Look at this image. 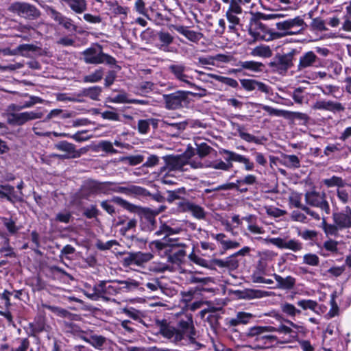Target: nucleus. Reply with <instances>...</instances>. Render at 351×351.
Here are the masks:
<instances>
[{"label":"nucleus","instance_id":"f257e3e1","mask_svg":"<svg viewBox=\"0 0 351 351\" xmlns=\"http://www.w3.org/2000/svg\"><path fill=\"white\" fill-rule=\"evenodd\" d=\"M276 28L278 32H269V37L262 36L266 40L280 38L287 36H292L302 34L307 27L304 19L298 16L293 19H288L276 23Z\"/></svg>","mask_w":351,"mask_h":351},{"label":"nucleus","instance_id":"f03ea898","mask_svg":"<svg viewBox=\"0 0 351 351\" xmlns=\"http://www.w3.org/2000/svg\"><path fill=\"white\" fill-rule=\"evenodd\" d=\"M273 330L271 326H255L247 330L245 337L252 340L254 348L266 349L280 343L276 336L269 334Z\"/></svg>","mask_w":351,"mask_h":351},{"label":"nucleus","instance_id":"7ed1b4c3","mask_svg":"<svg viewBox=\"0 0 351 351\" xmlns=\"http://www.w3.org/2000/svg\"><path fill=\"white\" fill-rule=\"evenodd\" d=\"M122 288L120 287L114 281L102 280L99 283L94 285L93 293H86V295L90 300L97 301L101 298L105 301L116 302L114 299H111L112 296L121 293Z\"/></svg>","mask_w":351,"mask_h":351},{"label":"nucleus","instance_id":"20e7f679","mask_svg":"<svg viewBox=\"0 0 351 351\" xmlns=\"http://www.w3.org/2000/svg\"><path fill=\"white\" fill-rule=\"evenodd\" d=\"M83 60L86 64H99L106 63L114 65L117 60L112 56L103 52L102 47L97 45L95 47H89L82 51Z\"/></svg>","mask_w":351,"mask_h":351},{"label":"nucleus","instance_id":"39448f33","mask_svg":"<svg viewBox=\"0 0 351 351\" xmlns=\"http://www.w3.org/2000/svg\"><path fill=\"white\" fill-rule=\"evenodd\" d=\"M8 10L27 20H36L40 16V12L36 6L26 2H14Z\"/></svg>","mask_w":351,"mask_h":351},{"label":"nucleus","instance_id":"423d86ee","mask_svg":"<svg viewBox=\"0 0 351 351\" xmlns=\"http://www.w3.org/2000/svg\"><path fill=\"white\" fill-rule=\"evenodd\" d=\"M176 332L180 333L182 340L186 336L189 338L190 342H195L196 330L191 314H184L180 317L177 324Z\"/></svg>","mask_w":351,"mask_h":351},{"label":"nucleus","instance_id":"0eeeda50","mask_svg":"<svg viewBox=\"0 0 351 351\" xmlns=\"http://www.w3.org/2000/svg\"><path fill=\"white\" fill-rule=\"evenodd\" d=\"M298 54L295 49H291L289 53L276 55L274 60L270 62V66L280 74L285 73L293 65L294 56Z\"/></svg>","mask_w":351,"mask_h":351},{"label":"nucleus","instance_id":"6e6552de","mask_svg":"<svg viewBox=\"0 0 351 351\" xmlns=\"http://www.w3.org/2000/svg\"><path fill=\"white\" fill-rule=\"evenodd\" d=\"M186 247V244L176 241L168 244L163 250L167 255V260L169 263L180 265L186 256L185 250Z\"/></svg>","mask_w":351,"mask_h":351},{"label":"nucleus","instance_id":"1a4fd4ad","mask_svg":"<svg viewBox=\"0 0 351 351\" xmlns=\"http://www.w3.org/2000/svg\"><path fill=\"white\" fill-rule=\"evenodd\" d=\"M100 193H108L106 182H99L94 180H87L84 182L79 192L78 196L82 199H88L89 197Z\"/></svg>","mask_w":351,"mask_h":351},{"label":"nucleus","instance_id":"9d476101","mask_svg":"<svg viewBox=\"0 0 351 351\" xmlns=\"http://www.w3.org/2000/svg\"><path fill=\"white\" fill-rule=\"evenodd\" d=\"M8 123L13 125H23L29 121L41 119L43 113L40 111H26L23 112H8Z\"/></svg>","mask_w":351,"mask_h":351},{"label":"nucleus","instance_id":"9b49d317","mask_svg":"<svg viewBox=\"0 0 351 351\" xmlns=\"http://www.w3.org/2000/svg\"><path fill=\"white\" fill-rule=\"evenodd\" d=\"M189 91L178 90L175 93L163 95L165 108L169 110H176L183 107V103L188 104Z\"/></svg>","mask_w":351,"mask_h":351},{"label":"nucleus","instance_id":"f8f14e48","mask_svg":"<svg viewBox=\"0 0 351 351\" xmlns=\"http://www.w3.org/2000/svg\"><path fill=\"white\" fill-rule=\"evenodd\" d=\"M304 198L307 204L319 208L326 214L330 213V206L326 200V195L324 192L319 193L315 191H308L305 193Z\"/></svg>","mask_w":351,"mask_h":351},{"label":"nucleus","instance_id":"ddd939ff","mask_svg":"<svg viewBox=\"0 0 351 351\" xmlns=\"http://www.w3.org/2000/svg\"><path fill=\"white\" fill-rule=\"evenodd\" d=\"M106 187L108 189V193L112 191L114 193H123L127 195H136L141 196H147L149 194V192L145 189L136 185L120 186L115 182H106Z\"/></svg>","mask_w":351,"mask_h":351},{"label":"nucleus","instance_id":"4468645a","mask_svg":"<svg viewBox=\"0 0 351 351\" xmlns=\"http://www.w3.org/2000/svg\"><path fill=\"white\" fill-rule=\"evenodd\" d=\"M322 66V60L313 51H308L300 56L297 69L306 71L308 68H319Z\"/></svg>","mask_w":351,"mask_h":351},{"label":"nucleus","instance_id":"2eb2a0df","mask_svg":"<svg viewBox=\"0 0 351 351\" xmlns=\"http://www.w3.org/2000/svg\"><path fill=\"white\" fill-rule=\"evenodd\" d=\"M179 229H174L166 224H163L160 227V229L157 230L155 234L158 236H163L161 241H157L154 242L155 247L158 250H163L166 247L168 244L178 241V239L169 238L170 235H173L179 232Z\"/></svg>","mask_w":351,"mask_h":351},{"label":"nucleus","instance_id":"dca6fc26","mask_svg":"<svg viewBox=\"0 0 351 351\" xmlns=\"http://www.w3.org/2000/svg\"><path fill=\"white\" fill-rule=\"evenodd\" d=\"M58 150L65 152L64 155H57L60 158L69 159L77 158L86 152V148H81L78 150L75 149V146L66 141H60L54 145Z\"/></svg>","mask_w":351,"mask_h":351},{"label":"nucleus","instance_id":"f3484780","mask_svg":"<svg viewBox=\"0 0 351 351\" xmlns=\"http://www.w3.org/2000/svg\"><path fill=\"white\" fill-rule=\"evenodd\" d=\"M165 168L171 171H186L184 166L188 164V158L183 155H167L163 157Z\"/></svg>","mask_w":351,"mask_h":351},{"label":"nucleus","instance_id":"a211bd4d","mask_svg":"<svg viewBox=\"0 0 351 351\" xmlns=\"http://www.w3.org/2000/svg\"><path fill=\"white\" fill-rule=\"evenodd\" d=\"M153 257V254L149 252H138L129 253L127 256L123 258V264L125 267L132 265L143 267L145 263L151 261Z\"/></svg>","mask_w":351,"mask_h":351},{"label":"nucleus","instance_id":"6ab92c4d","mask_svg":"<svg viewBox=\"0 0 351 351\" xmlns=\"http://www.w3.org/2000/svg\"><path fill=\"white\" fill-rule=\"evenodd\" d=\"M158 332L164 337L172 339L175 342L180 341L182 337L176 332V328L169 324L166 319L157 320L156 322Z\"/></svg>","mask_w":351,"mask_h":351},{"label":"nucleus","instance_id":"aec40b11","mask_svg":"<svg viewBox=\"0 0 351 351\" xmlns=\"http://www.w3.org/2000/svg\"><path fill=\"white\" fill-rule=\"evenodd\" d=\"M333 222L336 223L340 229H348L351 228V208L346 206L344 210L335 212L332 214Z\"/></svg>","mask_w":351,"mask_h":351},{"label":"nucleus","instance_id":"412c9836","mask_svg":"<svg viewBox=\"0 0 351 351\" xmlns=\"http://www.w3.org/2000/svg\"><path fill=\"white\" fill-rule=\"evenodd\" d=\"M169 71L172 73L175 78L178 80L182 82L189 86H195L189 79H193V77L189 76L185 73L186 66L182 64H171L168 67Z\"/></svg>","mask_w":351,"mask_h":351},{"label":"nucleus","instance_id":"4be33fe9","mask_svg":"<svg viewBox=\"0 0 351 351\" xmlns=\"http://www.w3.org/2000/svg\"><path fill=\"white\" fill-rule=\"evenodd\" d=\"M314 110H326L330 112H341L345 110L344 106L339 102L331 100H318L313 106Z\"/></svg>","mask_w":351,"mask_h":351},{"label":"nucleus","instance_id":"5701e85b","mask_svg":"<svg viewBox=\"0 0 351 351\" xmlns=\"http://www.w3.org/2000/svg\"><path fill=\"white\" fill-rule=\"evenodd\" d=\"M269 242L280 248L289 249L295 252L301 250L302 248V244L295 239L287 241L281 238H271L269 239Z\"/></svg>","mask_w":351,"mask_h":351},{"label":"nucleus","instance_id":"b1692460","mask_svg":"<svg viewBox=\"0 0 351 351\" xmlns=\"http://www.w3.org/2000/svg\"><path fill=\"white\" fill-rule=\"evenodd\" d=\"M212 264L220 268H227L230 271H233L239 267V261L234 254H232L225 259H213Z\"/></svg>","mask_w":351,"mask_h":351},{"label":"nucleus","instance_id":"393cba45","mask_svg":"<svg viewBox=\"0 0 351 351\" xmlns=\"http://www.w3.org/2000/svg\"><path fill=\"white\" fill-rule=\"evenodd\" d=\"M29 328L31 329L30 336L35 337L36 334L47 331L49 326L46 324L45 317L43 316H38L35 318L33 323H30Z\"/></svg>","mask_w":351,"mask_h":351},{"label":"nucleus","instance_id":"a878e982","mask_svg":"<svg viewBox=\"0 0 351 351\" xmlns=\"http://www.w3.org/2000/svg\"><path fill=\"white\" fill-rule=\"evenodd\" d=\"M273 276L277 282L276 287L278 289L290 290L292 289L295 285L296 280L293 276H288L285 278H283L276 274H274Z\"/></svg>","mask_w":351,"mask_h":351},{"label":"nucleus","instance_id":"bb28decb","mask_svg":"<svg viewBox=\"0 0 351 351\" xmlns=\"http://www.w3.org/2000/svg\"><path fill=\"white\" fill-rule=\"evenodd\" d=\"M164 128L169 132L172 133L173 136H178L184 131L187 125V121H182L179 123L169 122L167 120L163 121Z\"/></svg>","mask_w":351,"mask_h":351},{"label":"nucleus","instance_id":"cd10ccee","mask_svg":"<svg viewBox=\"0 0 351 351\" xmlns=\"http://www.w3.org/2000/svg\"><path fill=\"white\" fill-rule=\"evenodd\" d=\"M254 317L252 313L240 311L238 312L235 317L231 318L228 324L230 326H237L240 324H247Z\"/></svg>","mask_w":351,"mask_h":351},{"label":"nucleus","instance_id":"c85d7f7f","mask_svg":"<svg viewBox=\"0 0 351 351\" xmlns=\"http://www.w3.org/2000/svg\"><path fill=\"white\" fill-rule=\"evenodd\" d=\"M102 88L100 86H95L89 88H83L79 93L77 94L78 97H86L90 99L98 101L99 100V95H101Z\"/></svg>","mask_w":351,"mask_h":351},{"label":"nucleus","instance_id":"c756f323","mask_svg":"<svg viewBox=\"0 0 351 351\" xmlns=\"http://www.w3.org/2000/svg\"><path fill=\"white\" fill-rule=\"evenodd\" d=\"M77 14H82L86 10L87 4L86 0H61Z\"/></svg>","mask_w":351,"mask_h":351},{"label":"nucleus","instance_id":"7c9ffc66","mask_svg":"<svg viewBox=\"0 0 351 351\" xmlns=\"http://www.w3.org/2000/svg\"><path fill=\"white\" fill-rule=\"evenodd\" d=\"M112 201L131 213H139L143 210V208L141 206L133 204L118 196L113 197Z\"/></svg>","mask_w":351,"mask_h":351},{"label":"nucleus","instance_id":"2f4dec72","mask_svg":"<svg viewBox=\"0 0 351 351\" xmlns=\"http://www.w3.org/2000/svg\"><path fill=\"white\" fill-rule=\"evenodd\" d=\"M176 29L178 32L184 35L189 40L193 42L198 41L202 36L200 33H197L194 31L190 30L186 27L184 26H178L176 27Z\"/></svg>","mask_w":351,"mask_h":351},{"label":"nucleus","instance_id":"473e14b6","mask_svg":"<svg viewBox=\"0 0 351 351\" xmlns=\"http://www.w3.org/2000/svg\"><path fill=\"white\" fill-rule=\"evenodd\" d=\"M237 65L241 66L242 69H247L254 72L262 71L265 67L262 62L255 61H240L238 62Z\"/></svg>","mask_w":351,"mask_h":351},{"label":"nucleus","instance_id":"72a5a7b5","mask_svg":"<svg viewBox=\"0 0 351 351\" xmlns=\"http://www.w3.org/2000/svg\"><path fill=\"white\" fill-rule=\"evenodd\" d=\"M282 164L289 168L297 169L300 167V160L295 155L282 156Z\"/></svg>","mask_w":351,"mask_h":351},{"label":"nucleus","instance_id":"f704fd0d","mask_svg":"<svg viewBox=\"0 0 351 351\" xmlns=\"http://www.w3.org/2000/svg\"><path fill=\"white\" fill-rule=\"evenodd\" d=\"M42 306L45 308L51 311V312H53L56 315L60 317L71 319L73 315V314L68 311L67 310L58 306H51L47 304H43Z\"/></svg>","mask_w":351,"mask_h":351},{"label":"nucleus","instance_id":"c9c22d12","mask_svg":"<svg viewBox=\"0 0 351 351\" xmlns=\"http://www.w3.org/2000/svg\"><path fill=\"white\" fill-rule=\"evenodd\" d=\"M10 351H34L28 338L18 339V344L12 347Z\"/></svg>","mask_w":351,"mask_h":351},{"label":"nucleus","instance_id":"e433bc0d","mask_svg":"<svg viewBox=\"0 0 351 351\" xmlns=\"http://www.w3.org/2000/svg\"><path fill=\"white\" fill-rule=\"evenodd\" d=\"M106 343V338L101 335H93L88 337V343L98 350H102Z\"/></svg>","mask_w":351,"mask_h":351},{"label":"nucleus","instance_id":"4c0bfd02","mask_svg":"<svg viewBox=\"0 0 351 351\" xmlns=\"http://www.w3.org/2000/svg\"><path fill=\"white\" fill-rule=\"evenodd\" d=\"M322 227L326 235L337 236L340 228L336 224L328 223L325 218L322 219Z\"/></svg>","mask_w":351,"mask_h":351},{"label":"nucleus","instance_id":"58836bf2","mask_svg":"<svg viewBox=\"0 0 351 351\" xmlns=\"http://www.w3.org/2000/svg\"><path fill=\"white\" fill-rule=\"evenodd\" d=\"M206 167L213 168L214 169L229 171L232 168V163H226L221 160H215L214 162H210L206 163Z\"/></svg>","mask_w":351,"mask_h":351},{"label":"nucleus","instance_id":"ea45409f","mask_svg":"<svg viewBox=\"0 0 351 351\" xmlns=\"http://www.w3.org/2000/svg\"><path fill=\"white\" fill-rule=\"evenodd\" d=\"M144 160V157L143 155H135V156H123L119 158V161L125 164H128L132 166L137 165L141 163Z\"/></svg>","mask_w":351,"mask_h":351},{"label":"nucleus","instance_id":"a19ab883","mask_svg":"<svg viewBox=\"0 0 351 351\" xmlns=\"http://www.w3.org/2000/svg\"><path fill=\"white\" fill-rule=\"evenodd\" d=\"M104 75V71L102 69L95 70L93 73L85 75L83 77V82L85 83H95L99 82Z\"/></svg>","mask_w":351,"mask_h":351},{"label":"nucleus","instance_id":"79ce46f5","mask_svg":"<svg viewBox=\"0 0 351 351\" xmlns=\"http://www.w3.org/2000/svg\"><path fill=\"white\" fill-rule=\"evenodd\" d=\"M280 309L283 313L290 317H295L296 315L301 313L300 309L296 308L293 304L288 302L281 304Z\"/></svg>","mask_w":351,"mask_h":351},{"label":"nucleus","instance_id":"37998d69","mask_svg":"<svg viewBox=\"0 0 351 351\" xmlns=\"http://www.w3.org/2000/svg\"><path fill=\"white\" fill-rule=\"evenodd\" d=\"M40 48L32 44H22L16 48V55L27 56L29 51H37Z\"/></svg>","mask_w":351,"mask_h":351},{"label":"nucleus","instance_id":"c03bdc74","mask_svg":"<svg viewBox=\"0 0 351 351\" xmlns=\"http://www.w3.org/2000/svg\"><path fill=\"white\" fill-rule=\"evenodd\" d=\"M297 305L303 310H311L317 313V308L319 306L318 303L313 300H301L297 302Z\"/></svg>","mask_w":351,"mask_h":351},{"label":"nucleus","instance_id":"a18cd8bd","mask_svg":"<svg viewBox=\"0 0 351 351\" xmlns=\"http://www.w3.org/2000/svg\"><path fill=\"white\" fill-rule=\"evenodd\" d=\"M189 210V212L191 213L192 215L197 219H204L206 217V213L204 209L197 204L191 202Z\"/></svg>","mask_w":351,"mask_h":351},{"label":"nucleus","instance_id":"49530a36","mask_svg":"<svg viewBox=\"0 0 351 351\" xmlns=\"http://www.w3.org/2000/svg\"><path fill=\"white\" fill-rule=\"evenodd\" d=\"M237 131L239 133V136L247 142H254L256 143H260V141L254 135L247 133L244 131L243 126L237 124Z\"/></svg>","mask_w":351,"mask_h":351},{"label":"nucleus","instance_id":"de8ad7c7","mask_svg":"<svg viewBox=\"0 0 351 351\" xmlns=\"http://www.w3.org/2000/svg\"><path fill=\"white\" fill-rule=\"evenodd\" d=\"M330 298V309L326 315L327 319H331L335 316H338L339 314V308L335 300L336 295L333 293L331 295Z\"/></svg>","mask_w":351,"mask_h":351},{"label":"nucleus","instance_id":"09e8293b","mask_svg":"<svg viewBox=\"0 0 351 351\" xmlns=\"http://www.w3.org/2000/svg\"><path fill=\"white\" fill-rule=\"evenodd\" d=\"M158 36L160 41L162 43V46L164 48L167 47L173 41V37L167 32L160 31L158 33ZM164 50L165 51V49Z\"/></svg>","mask_w":351,"mask_h":351},{"label":"nucleus","instance_id":"8fccbe9b","mask_svg":"<svg viewBox=\"0 0 351 351\" xmlns=\"http://www.w3.org/2000/svg\"><path fill=\"white\" fill-rule=\"evenodd\" d=\"M189 258L194 263H195L198 265H200L202 267H204L211 269L212 265H213L212 264V262L210 263V264H209L206 260L199 257V256L196 255L194 253L190 254L189 255Z\"/></svg>","mask_w":351,"mask_h":351},{"label":"nucleus","instance_id":"3c124183","mask_svg":"<svg viewBox=\"0 0 351 351\" xmlns=\"http://www.w3.org/2000/svg\"><path fill=\"white\" fill-rule=\"evenodd\" d=\"M323 182L328 187H332L335 186L342 187L344 186V181L341 178L337 176H332L330 178L325 179L323 180Z\"/></svg>","mask_w":351,"mask_h":351},{"label":"nucleus","instance_id":"603ef678","mask_svg":"<svg viewBox=\"0 0 351 351\" xmlns=\"http://www.w3.org/2000/svg\"><path fill=\"white\" fill-rule=\"evenodd\" d=\"M252 54L261 57H269L271 56V51L268 46H258L253 49Z\"/></svg>","mask_w":351,"mask_h":351},{"label":"nucleus","instance_id":"864d4df0","mask_svg":"<svg viewBox=\"0 0 351 351\" xmlns=\"http://www.w3.org/2000/svg\"><path fill=\"white\" fill-rule=\"evenodd\" d=\"M167 200L169 202H172L176 199H180V194H185L186 190L184 187L180 188L178 190L174 191H167Z\"/></svg>","mask_w":351,"mask_h":351},{"label":"nucleus","instance_id":"5fc2aeb1","mask_svg":"<svg viewBox=\"0 0 351 351\" xmlns=\"http://www.w3.org/2000/svg\"><path fill=\"white\" fill-rule=\"evenodd\" d=\"M263 110L269 113L270 115L283 117L285 118L288 114L287 110L276 109L269 106H263Z\"/></svg>","mask_w":351,"mask_h":351},{"label":"nucleus","instance_id":"6e6d98bb","mask_svg":"<svg viewBox=\"0 0 351 351\" xmlns=\"http://www.w3.org/2000/svg\"><path fill=\"white\" fill-rule=\"evenodd\" d=\"M114 283H117L119 286V285H123L122 287H120L121 288H122V290L126 289L128 291L137 288L138 286V283L134 280H114Z\"/></svg>","mask_w":351,"mask_h":351},{"label":"nucleus","instance_id":"4d7b16f0","mask_svg":"<svg viewBox=\"0 0 351 351\" xmlns=\"http://www.w3.org/2000/svg\"><path fill=\"white\" fill-rule=\"evenodd\" d=\"M303 262L311 266H317L319 263V258L316 254L309 253L303 256Z\"/></svg>","mask_w":351,"mask_h":351},{"label":"nucleus","instance_id":"13d9d810","mask_svg":"<svg viewBox=\"0 0 351 351\" xmlns=\"http://www.w3.org/2000/svg\"><path fill=\"white\" fill-rule=\"evenodd\" d=\"M342 29L346 32H351V13L350 8H346V14L342 17Z\"/></svg>","mask_w":351,"mask_h":351},{"label":"nucleus","instance_id":"bf43d9fd","mask_svg":"<svg viewBox=\"0 0 351 351\" xmlns=\"http://www.w3.org/2000/svg\"><path fill=\"white\" fill-rule=\"evenodd\" d=\"M122 312L134 320L138 321L141 319V312L134 308H124L122 309Z\"/></svg>","mask_w":351,"mask_h":351},{"label":"nucleus","instance_id":"052dcab7","mask_svg":"<svg viewBox=\"0 0 351 351\" xmlns=\"http://www.w3.org/2000/svg\"><path fill=\"white\" fill-rule=\"evenodd\" d=\"M212 150V147L205 143H202L197 145V153L198 156L202 158L208 155Z\"/></svg>","mask_w":351,"mask_h":351},{"label":"nucleus","instance_id":"680f3d73","mask_svg":"<svg viewBox=\"0 0 351 351\" xmlns=\"http://www.w3.org/2000/svg\"><path fill=\"white\" fill-rule=\"evenodd\" d=\"M118 245V242L116 240H110L107 242H103L101 240H98L96 242V247L100 250H110L112 246Z\"/></svg>","mask_w":351,"mask_h":351},{"label":"nucleus","instance_id":"e2e57ef3","mask_svg":"<svg viewBox=\"0 0 351 351\" xmlns=\"http://www.w3.org/2000/svg\"><path fill=\"white\" fill-rule=\"evenodd\" d=\"M150 122L154 123V119L149 120H139L138 123V130L141 134H147L149 130Z\"/></svg>","mask_w":351,"mask_h":351},{"label":"nucleus","instance_id":"0e129e2a","mask_svg":"<svg viewBox=\"0 0 351 351\" xmlns=\"http://www.w3.org/2000/svg\"><path fill=\"white\" fill-rule=\"evenodd\" d=\"M191 276L188 278V282L191 284H201L202 285H207L210 280V278H199L191 273Z\"/></svg>","mask_w":351,"mask_h":351},{"label":"nucleus","instance_id":"69168bd1","mask_svg":"<svg viewBox=\"0 0 351 351\" xmlns=\"http://www.w3.org/2000/svg\"><path fill=\"white\" fill-rule=\"evenodd\" d=\"M311 25L313 29L318 31L327 30L324 21L319 17L313 19Z\"/></svg>","mask_w":351,"mask_h":351},{"label":"nucleus","instance_id":"338daca9","mask_svg":"<svg viewBox=\"0 0 351 351\" xmlns=\"http://www.w3.org/2000/svg\"><path fill=\"white\" fill-rule=\"evenodd\" d=\"M350 192L346 189L338 188L337 191L339 199L343 203L346 204L350 200Z\"/></svg>","mask_w":351,"mask_h":351},{"label":"nucleus","instance_id":"774afa93","mask_svg":"<svg viewBox=\"0 0 351 351\" xmlns=\"http://www.w3.org/2000/svg\"><path fill=\"white\" fill-rule=\"evenodd\" d=\"M99 214V210L95 205H91L84 210L83 215L88 219L96 217Z\"/></svg>","mask_w":351,"mask_h":351}]
</instances>
